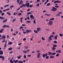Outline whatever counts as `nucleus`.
I'll use <instances>...</instances> for the list:
<instances>
[{"mask_svg": "<svg viewBox=\"0 0 63 63\" xmlns=\"http://www.w3.org/2000/svg\"><path fill=\"white\" fill-rule=\"evenodd\" d=\"M56 54V53H52V55H54Z\"/></svg>", "mask_w": 63, "mask_h": 63, "instance_id": "nucleus-30", "label": "nucleus"}, {"mask_svg": "<svg viewBox=\"0 0 63 63\" xmlns=\"http://www.w3.org/2000/svg\"><path fill=\"white\" fill-rule=\"evenodd\" d=\"M0 19H3V20H4L5 19V18L4 17H3L0 16Z\"/></svg>", "mask_w": 63, "mask_h": 63, "instance_id": "nucleus-16", "label": "nucleus"}, {"mask_svg": "<svg viewBox=\"0 0 63 63\" xmlns=\"http://www.w3.org/2000/svg\"><path fill=\"white\" fill-rule=\"evenodd\" d=\"M26 5H27V8H28V7H29V6H30V4H29V3L28 2L26 4Z\"/></svg>", "mask_w": 63, "mask_h": 63, "instance_id": "nucleus-9", "label": "nucleus"}, {"mask_svg": "<svg viewBox=\"0 0 63 63\" xmlns=\"http://www.w3.org/2000/svg\"><path fill=\"white\" fill-rule=\"evenodd\" d=\"M50 58H54V57L53 56L51 55L50 56Z\"/></svg>", "mask_w": 63, "mask_h": 63, "instance_id": "nucleus-20", "label": "nucleus"}, {"mask_svg": "<svg viewBox=\"0 0 63 63\" xmlns=\"http://www.w3.org/2000/svg\"><path fill=\"white\" fill-rule=\"evenodd\" d=\"M23 53H27V51L25 50H24L23 51Z\"/></svg>", "mask_w": 63, "mask_h": 63, "instance_id": "nucleus-40", "label": "nucleus"}, {"mask_svg": "<svg viewBox=\"0 0 63 63\" xmlns=\"http://www.w3.org/2000/svg\"><path fill=\"white\" fill-rule=\"evenodd\" d=\"M23 61H18V63H23Z\"/></svg>", "mask_w": 63, "mask_h": 63, "instance_id": "nucleus-19", "label": "nucleus"}, {"mask_svg": "<svg viewBox=\"0 0 63 63\" xmlns=\"http://www.w3.org/2000/svg\"><path fill=\"white\" fill-rule=\"evenodd\" d=\"M36 19H34L33 21V23L34 24H36Z\"/></svg>", "mask_w": 63, "mask_h": 63, "instance_id": "nucleus-35", "label": "nucleus"}, {"mask_svg": "<svg viewBox=\"0 0 63 63\" xmlns=\"http://www.w3.org/2000/svg\"><path fill=\"white\" fill-rule=\"evenodd\" d=\"M27 19L28 20H29V19H30V18H29V17H27Z\"/></svg>", "mask_w": 63, "mask_h": 63, "instance_id": "nucleus-64", "label": "nucleus"}, {"mask_svg": "<svg viewBox=\"0 0 63 63\" xmlns=\"http://www.w3.org/2000/svg\"><path fill=\"white\" fill-rule=\"evenodd\" d=\"M45 15H46V16H50V14H45Z\"/></svg>", "mask_w": 63, "mask_h": 63, "instance_id": "nucleus-41", "label": "nucleus"}, {"mask_svg": "<svg viewBox=\"0 0 63 63\" xmlns=\"http://www.w3.org/2000/svg\"><path fill=\"white\" fill-rule=\"evenodd\" d=\"M53 47H57V45L54 44L53 45Z\"/></svg>", "mask_w": 63, "mask_h": 63, "instance_id": "nucleus-28", "label": "nucleus"}, {"mask_svg": "<svg viewBox=\"0 0 63 63\" xmlns=\"http://www.w3.org/2000/svg\"><path fill=\"white\" fill-rule=\"evenodd\" d=\"M26 39L25 38H24L23 39V41H26Z\"/></svg>", "mask_w": 63, "mask_h": 63, "instance_id": "nucleus-60", "label": "nucleus"}, {"mask_svg": "<svg viewBox=\"0 0 63 63\" xmlns=\"http://www.w3.org/2000/svg\"><path fill=\"white\" fill-rule=\"evenodd\" d=\"M27 23H31V21H27Z\"/></svg>", "mask_w": 63, "mask_h": 63, "instance_id": "nucleus-47", "label": "nucleus"}, {"mask_svg": "<svg viewBox=\"0 0 63 63\" xmlns=\"http://www.w3.org/2000/svg\"><path fill=\"white\" fill-rule=\"evenodd\" d=\"M55 8H59V6H55Z\"/></svg>", "mask_w": 63, "mask_h": 63, "instance_id": "nucleus-56", "label": "nucleus"}, {"mask_svg": "<svg viewBox=\"0 0 63 63\" xmlns=\"http://www.w3.org/2000/svg\"><path fill=\"white\" fill-rule=\"evenodd\" d=\"M54 43H55V44H57V41H54Z\"/></svg>", "mask_w": 63, "mask_h": 63, "instance_id": "nucleus-46", "label": "nucleus"}, {"mask_svg": "<svg viewBox=\"0 0 63 63\" xmlns=\"http://www.w3.org/2000/svg\"><path fill=\"white\" fill-rule=\"evenodd\" d=\"M48 58H49V57L48 56H47L46 57V59H48Z\"/></svg>", "mask_w": 63, "mask_h": 63, "instance_id": "nucleus-48", "label": "nucleus"}, {"mask_svg": "<svg viewBox=\"0 0 63 63\" xmlns=\"http://www.w3.org/2000/svg\"><path fill=\"white\" fill-rule=\"evenodd\" d=\"M3 28H5V27H6V25H5L3 26Z\"/></svg>", "mask_w": 63, "mask_h": 63, "instance_id": "nucleus-52", "label": "nucleus"}, {"mask_svg": "<svg viewBox=\"0 0 63 63\" xmlns=\"http://www.w3.org/2000/svg\"><path fill=\"white\" fill-rule=\"evenodd\" d=\"M9 6V5L7 4V5H6L5 6H4L5 8H6L7 7H8Z\"/></svg>", "mask_w": 63, "mask_h": 63, "instance_id": "nucleus-55", "label": "nucleus"}, {"mask_svg": "<svg viewBox=\"0 0 63 63\" xmlns=\"http://www.w3.org/2000/svg\"><path fill=\"white\" fill-rule=\"evenodd\" d=\"M24 48H25V49H28V47L25 46Z\"/></svg>", "mask_w": 63, "mask_h": 63, "instance_id": "nucleus-31", "label": "nucleus"}, {"mask_svg": "<svg viewBox=\"0 0 63 63\" xmlns=\"http://www.w3.org/2000/svg\"><path fill=\"white\" fill-rule=\"evenodd\" d=\"M36 52L37 53H38V52H40V51L37 50Z\"/></svg>", "mask_w": 63, "mask_h": 63, "instance_id": "nucleus-63", "label": "nucleus"}, {"mask_svg": "<svg viewBox=\"0 0 63 63\" xmlns=\"http://www.w3.org/2000/svg\"><path fill=\"white\" fill-rule=\"evenodd\" d=\"M52 35H54L55 34V32H53L52 33Z\"/></svg>", "mask_w": 63, "mask_h": 63, "instance_id": "nucleus-59", "label": "nucleus"}, {"mask_svg": "<svg viewBox=\"0 0 63 63\" xmlns=\"http://www.w3.org/2000/svg\"><path fill=\"white\" fill-rule=\"evenodd\" d=\"M59 35L60 36H61V37H62V36H63V35L62 34H61V33H60L59 34Z\"/></svg>", "mask_w": 63, "mask_h": 63, "instance_id": "nucleus-43", "label": "nucleus"}, {"mask_svg": "<svg viewBox=\"0 0 63 63\" xmlns=\"http://www.w3.org/2000/svg\"><path fill=\"white\" fill-rule=\"evenodd\" d=\"M24 4H22V5L20 6V8H22V7H24Z\"/></svg>", "mask_w": 63, "mask_h": 63, "instance_id": "nucleus-22", "label": "nucleus"}, {"mask_svg": "<svg viewBox=\"0 0 63 63\" xmlns=\"http://www.w3.org/2000/svg\"><path fill=\"white\" fill-rule=\"evenodd\" d=\"M34 33H38V31L35 30H34Z\"/></svg>", "mask_w": 63, "mask_h": 63, "instance_id": "nucleus-26", "label": "nucleus"}, {"mask_svg": "<svg viewBox=\"0 0 63 63\" xmlns=\"http://www.w3.org/2000/svg\"><path fill=\"white\" fill-rule=\"evenodd\" d=\"M22 1H23V0H21L20 2L19 3V5H20L22 2Z\"/></svg>", "mask_w": 63, "mask_h": 63, "instance_id": "nucleus-57", "label": "nucleus"}, {"mask_svg": "<svg viewBox=\"0 0 63 63\" xmlns=\"http://www.w3.org/2000/svg\"><path fill=\"white\" fill-rule=\"evenodd\" d=\"M52 48L53 49H52V50L53 51H54V50H55V49H56V48H54V47H53Z\"/></svg>", "mask_w": 63, "mask_h": 63, "instance_id": "nucleus-24", "label": "nucleus"}, {"mask_svg": "<svg viewBox=\"0 0 63 63\" xmlns=\"http://www.w3.org/2000/svg\"><path fill=\"white\" fill-rule=\"evenodd\" d=\"M23 27L22 26H21L20 27V28H19V30H20L21 29H23Z\"/></svg>", "mask_w": 63, "mask_h": 63, "instance_id": "nucleus-34", "label": "nucleus"}, {"mask_svg": "<svg viewBox=\"0 0 63 63\" xmlns=\"http://www.w3.org/2000/svg\"><path fill=\"white\" fill-rule=\"evenodd\" d=\"M37 58H39L41 57V54L40 53H38L37 54Z\"/></svg>", "mask_w": 63, "mask_h": 63, "instance_id": "nucleus-5", "label": "nucleus"}, {"mask_svg": "<svg viewBox=\"0 0 63 63\" xmlns=\"http://www.w3.org/2000/svg\"><path fill=\"white\" fill-rule=\"evenodd\" d=\"M12 47L9 48H8V50H12Z\"/></svg>", "mask_w": 63, "mask_h": 63, "instance_id": "nucleus-37", "label": "nucleus"}, {"mask_svg": "<svg viewBox=\"0 0 63 63\" xmlns=\"http://www.w3.org/2000/svg\"><path fill=\"white\" fill-rule=\"evenodd\" d=\"M21 15H22V14H21L20 13H19L17 15L18 16H21Z\"/></svg>", "mask_w": 63, "mask_h": 63, "instance_id": "nucleus-27", "label": "nucleus"}, {"mask_svg": "<svg viewBox=\"0 0 63 63\" xmlns=\"http://www.w3.org/2000/svg\"><path fill=\"white\" fill-rule=\"evenodd\" d=\"M58 14H62V12H59L58 13Z\"/></svg>", "mask_w": 63, "mask_h": 63, "instance_id": "nucleus-50", "label": "nucleus"}, {"mask_svg": "<svg viewBox=\"0 0 63 63\" xmlns=\"http://www.w3.org/2000/svg\"><path fill=\"white\" fill-rule=\"evenodd\" d=\"M1 58H2V60H4V59H5V57L4 56H0V59H1Z\"/></svg>", "mask_w": 63, "mask_h": 63, "instance_id": "nucleus-4", "label": "nucleus"}, {"mask_svg": "<svg viewBox=\"0 0 63 63\" xmlns=\"http://www.w3.org/2000/svg\"><path fill=\"white\" fill-rule=\"evenodd\" d=\"M33 16V15L32 14L30 16V17L31 18H32Z\"/></svg>", "mask_w": 63, "mask_h": 63, "instance_id": "nucleus-33", "label": "nucleus"}, {"mask_svg": "<svg viewBox=\"0 0 63 63\" xmlns=\"http://www.w3.org/2000/svg\"><path fill=\"white\" fill-rule=\"evenodd\" d=\"M61 3V2L59 1V0H57L56 1H55L54 2V3L55 4V3Z\"/></svg>", "mask_w": 63, "mask_h": 63, "instance_id": "nucleus-8", "label": "nucleus"}, {"mask_svg": "<svg viewBox=\"0 0 63 63\" xmlns=\"http://www.w3.org/2000/svg\"><path fill=\"white\" fill-rule=\"evenodd\" d=\"M42 39L43 40H45V39L43 37H42Z\"/></svg>", "mask_w": 63, "mask_h": 63, "instance_id": "nucleus-53", "label": "nucleus"}, {"mask_svg": "<svg viewBox=\"0 0 63 63\" xmlns=\"http://www.w3.org/2000/svg\"><path fill=\"white\" fill-rule=\"evenodd\" d=\"M40 30H41V28H37V31H40Z\"/></svg>", "mask_w": 63, "mask_h": 63, "instance_id": "nucleus-12", "label": "nucleus"}, {"mask_svg": "<svg viewBox=\"0 0 63 63\" xmlns=\"http://www.w3.org/2000/svg\"><path fill=\"white\" fill-rule=\"evenodd\" d=\"M56 56L57 57H58L59 56V54L58 53H57L56 55Z\"/></svg>", "mask_w": 63, "mask_h": 63, "instance_id": "nucleus-25", "label": "nucleus"}, {"mask_svg": "<svg viewBox=\"0 0 63 63\" xmlns=\"http://www.w3.org/2000/svg\"><path fill=\"white\" fill-rule=\"evenodd\" d=\"M16 2L17 3V4H19V0H17Z\"/></svg>", "mask_w": 63, "mask_h": 63, "instance_id": "nucleus-36", "label": "nucleus"}, {"mask_svg": "<svg viewBox=\"0 0 63 63\" xmlns=\"http://www.w3.org/2000/svg\"><path fill=\"white\" fill-rule=\"evenodd\" d=\"M49 5H50V3H48L47 4V6H48Z\"/></svg>", "mask_w": 63, "mask_h": 63, "instance_id": "nucleus-45", "label": "nucleus"}, {"mask_svg": "<svg viewBox=\"0 0 63 63\" xmlns=\"http://www.w3.org/2000/svg\"><path fill=\"white\" fill-rule=\"evenodd\" d=\"M48 55H52V52H48Z\"/></svg>", "mask_w": 63, "mask_h": 63, "instance_id": "nucleus-14", "label": "nucleus"}, {"mask_svg": "<svg viewBox=\"0 0 63 63\" xmlns=\"http://www.w3.org/2000/svg\"><path fill=\"white\" fill-rule=\"evenodd\" d=\"M49 40H52V39L51 38V36H49L48 38Z\"/></svg>", "mask_w": 63, "mask_h": 63, "instance_id": "nucleus-23", "label": "nucleus"}, {"mask_svg": "<svg viewBox=\"0 0 63 63\" xmlns=\"http://www.w3.org/2000/svg\"><path fill=\"white\" fill-rule=\"evenodd\" d=\"M14 5H11L10 6V8H14Z\"/></svg>", "mask_w": 63, "mask_h": 63, "instance_id": "nucleus-44", "label": "nucleus"}, {"mask_svg": "<svg viewBox=\"0 0 63 63\" xmlns=\"http://www.w3.org/2000/svg\"><path fill=\"white\" fill-rule=\"evenodd\" d=\"M39 3L37 4L36 5V6L37 7H39Z\"/></svg>", "mask_w": 63, "mask_h": 63, "instance_id": "nucleus-51", "label": "nucleus"}, {"mask_svg": "<svg viewBox=\"0 0 63 63\" xmlns=\"http://www.w3.org/2000/svg\"><path fill=\"white\" fill-rule=\"evenodd\" d=\"M10 62L11 63H14L13 61V60H10Z\"/></svg>", "mask_w": 63, "mask_h": 63, "instance_id": "nucleus-29", "label": "nucleus"}, {"mask_svg": "<svg viewBox=\"0 0 63 63\" xmlns=\"http://www.w3.org/2000/svg\"><path fill=\"white\" fill-rule=\"evenodd\" d=\"M4 13H2L1 14V16H4Z\"/></svg>", "mask_w": 63, "mask_h": 63, "instance_id": "nucleus-54", "label": "nucleus"}, {"mask_svg": "<svg viewBox=\"0 0 63 63\" xmlns=\"http://www.w3.org/2000/svg\"><path fill=\"white\" fill-rule=\"evenodd\" d=\"M46 21L47 22H48V19H46Z\"/></svg>", "mask_w": 63, "mask_h": 63, "instance_id": "nucleus-61", "label": "nucleus"}, {"mask_svg": "<svg viewBox=\"0 0 63 63\" xmlns=\"http://www.w3.org/2000/svg\"><path fill=\"white\" fill-rule=\"evenodd\" d=\"M54 19V18H52L50 19V20H53Z\"/></svg>", "mask_w": 63, "mask_h": 63, "instance_id": "nucleus-38", "label": "nucleus"}, {"mask_svg": "<svg viewBox=\"0 0 63 63\" xmlns=\"http://www.w3.org/2000/svg\"><path fill=\"white\" fill-rule=\"evenodd\" d=\"M13 15H14V16H16V12H14L13 14Z\"/></svg>", "mask_w": 63, "mask_h": 63, "instance_id": "nucleus-58", "label": "nucleus"}, {"mask_svg": "<svg viewBox=\"0 0 63 63\" xmlns=\"http://www.w3.org/2000/svg\"><path fill=\"white\" fill-rule=\"evenodd\" d=\"M2 37L3 38V40H4V39L3 41H1L2 43V42H5V38H6V37L5 36L3 35Z\"/></svg>", "mask_w": 63, "mask_h": 63, "instance_id": "nucleus-6", "label": "nucleus"}, {"mask_svg": "<svg viewBox=\"0 0 63 63\" xmlns=\"http://www.w3.org/2000/svg\"><path fill=\"white\" fill-rule=\"evenodd\" d=\"M47 56V53H46L45 54L43 53V55L42 56L43 57V58H45V56Z\"/></svg>", "mask_w": 63, "mask_h": 63, "instance_id": "nucleus-3", "label": "nucleus"}, {"mask_svg": "<svg viewBox=\"0 0 63 63\" xmlns=\"http://www.w3.org/2000/svg\"><path fill=\"white\" fill-rule=\"evenodd\" d=\"M60 15L59 14H57L56 15V16H60Z\"/></svg>", "mask_w": 63, "mask_h": 63, "instance_id": "nucleus-62", "label": "nucleus"}, {"mask_svg": "<svg viewBox=\"0 0 63 63\" xmlns=\"http://www.w3.org/2000/svg\"><path fill=\"white\" fill-rule=\"evenodd\" d=\"M4 30L3 29H2L0 31V33H2L3 32V31Z\"/></svg>", "mask_w": 63, "mask_h": 63, "instance_id": "nucleus-21", "label": "nucleus"}, {"mask_svg": "<svg viewBox=\"0 0 63 63\" xmlns=\"http://www.w3.org/2000/svg\"><path fill=\"white\" fill-rule=\"evenodd\" d=\"M22 56H19V57L18 56L17 57V59H20V58L21 57H21Z\"/></svg>", "mask_w": 63, "mask_h": 63, "instance_id": "nucleus-32", "label": "nucleus"}, {"mask_svg": "<svg viewBox=\"0 0 63 63\" xmlns=\"http://www.w3.org/2000/svg\"><path fill=\"white\" fill-rule=\"evenodd\" d=\"M30 14H32L31 12H28L27 13V15H30Z\"/></svg>", "mask_w": 63, "mask_h": 63, "instance_id": "nucleus-39", "label": "nucleus"}, {"mask_svg": "<svg viewBox=\"0 0 63 63\" xmlns=\"http://www.w3.org/2000/svg\"><path fill=\"white\" fill-rule=\"evenodd\" d=\"M24 58H26V55H24Z\"/></svg>", "mask_w": 63, "mask_h": 63, "instance_id": "nucleus-49", "label": "nucleus"}, {"mask_svg": "<svg viewBox=\"0 0 63 63\" xmlns=\"http://www.w3.org/2000/svg\"><path fill=\"white\" fill-rule=\"evenodd\" d=\"M7 19H6L5 20H4L3 22V23H5V22L7 21Z\"/></svg>", "mask_w": 63, "mask_h": 63, "instance_id": "nucleus-18", "label": "nucleus"}, {"mask_svg": "<svg viewBox=\"0 0 63 63\" xmlns=\"http://www.w3.org/2000/svg\"><path fill=\"white\" fill-rule=\"evenodd\" d=\"M52 23H53V22H52V21L51 20H49L48 25H52Z\"/></svg>", "mask_w": 63, "mask_h": 63, "instance_id": "nucleus-2", "label": "nucleus"}, {"mask_svg": "<svg viewBox=\"0 0 63 63\" xmlns=\"http://www.w3.org/2000/svg\"><path fill=\"white\" fill-rule=\"evenodd\" d=\"M6 14L8 15L9 16H11V13H9V12H7V13H6Z\"/></svg>", "mask_w": 63, "mask_h": 63, "instance_id": "nucleus-17", "label": "nucleus"}, {"mask_svg": "<svg viewBox=\"0 0 63 63\" xmlns=\"http://www.w3.org/2000/svg\"><path fill=\"white\" fill-rule=\"evenodd\" d=\"M58 36V35H57L55 36L54 37V39L55 40H57V36Z\"/></svg>", "mask_w": 63, "mask_h": 63, "instance_id": "nucleus-13", "label": "nucleus"}, {"mask_svg": "<svg viewBox=\"0 0 63 63\" xmlns=\"http://www.w3.org/2000/svg\"><path fill=\"white\" fill-rule=\"evenodd\" d=\"M12 44H13V42H10L8 43V45H11Z\"/></svg>", "mask_w": 63, "mask_h": 63, "instance_id": "nucleus-15", "label": "nucleus"}, {"mask_svg": "<svg viewBox=\"0 0 63 63\" xmlns=\"http://www.w3.org/2000/svg\"><path fill=\"white\" fill-rule=\"evenodd\" d=\"M26 31L27 33H29V32H31L32 31L31 30H26Z\"/></svg>", "mask_w": 63, "mask_h": 63, "instance_id": "nucleus-7", "label": "nucleus"}, {"mask_svg": "<svg viewBox=\"0 0 63 63\" xmlns=\"http://www.w3.org/2000/svg\"><path fill=\"white\" fill-rule=\"evenodd\" d=\"M17 62H18V60H16L15 62V63H17Z\"/></svg>", "mask_w": 63, "mask_h": 63, "instance_id": "nucleus-42", "label": "nucleus"}, {"mask_svg": "<svg viewBox=\"0 0 63 63\" xmlns=\"http://www.w3.org/2000/svg\"><path fill=\"white\" fill-rule=\"evenodd\" d=\"M0 55H3V52L2 50H0Z\"/></svg>", "mask_w": 63, "mask_h": 63, "instance_id": "nucleus-10", "label": "nucleus"}, {"mask_svg": "<svg viewBox=\"0 0 63 63\" xmlns=\"http://www.w3.org/2000/svg\"><path fill=\"white\" fill-rule=\"evenodd\" d=\"M52 8L53 9H51V11H53V12L56 11L57 9V8L54 7H52Z\"/></svg>", "mask_w": 63, "mask_h": 63, "instance_id": "nucleus-1", "label": "nucleus"}, {"mask_svg": "<svg viewBox=\"0 0 63 63\" xmlns=\"http://www.w3.org/2000/svg\"><path fill=\"white\" fill-rule=\"evenodd\" d=\"M56 52H58V53H61V51L60 50H58L56 51Z\"/></svg>", "mask_w": 63, "mask_h": 63, "instance_id": "nucleus-11", "label": "nucleus"}]
</instances>
